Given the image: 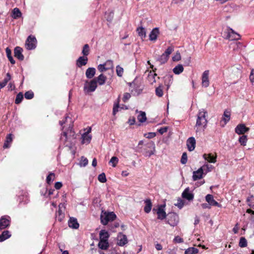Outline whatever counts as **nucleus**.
<instances>
[{
  "label": "nucleus",
  "instance_id": "f257e3e1",
  "mask_svg": "<svg viewBox=\"0 0 254 254\" xmlns=\"http://www.w3.org/2000/svg\"><path fill=\"white\" fill-rule=\"evenodd\" d=\"M207 113L204 110L199 112L195 126V129L197 134L203 132L206 127L207 124Z\"/></svg>",
  "mask_w": 254,
  "mask_h": 254
},
{
  "label": "nucleus",
  "instance_id": "f03ea898",
  "mask_svg": "<svg viewBox=\"0 0 254 254\" xmlns=\"http://www.w3.org/2000/svg\"><path fill=\"white\" fill-rule=\"evenodd\" d=\"M116 218V214L113 212H104L102 211L100 215L101 222L106 225L109 221L114 220Z\"/></svg>",
  "mask_w": 254,
  "mask_h": 254
},
{
  "label": "nucleus",
  "instance_id": "7ed1b4c3",
  "mask_svg": "<svg viewBox=\"0 0 254 254\" xmlns=\"http://www.w3.org/2000/svg\"><path fill=\"white\" fill-rule=\"evenodd\" d=\"M144 147V149L148 150L146 151L145 154L146 156L150 157L151 154L154 153L155 151V144L152 141H149L143 144V141H140L138 143V147Z\"/></svg>",
  "mask_w": 254,
  "mask_h": 254
},
{
  "label": "nucleus",
  "instance_id": "20e7f679",
  "mask_svg": "<svg viewBox=\"0 0 254 254\" xmlns=\"http://www.w3.org/2000/svg\"><path fill=\"white\" fill-rule=\"evenodd\" d=\"M212 166L209 165L208 164H206L203 165L200 168H199L197 171H194L193 172L192 178L194 181H196L197 180H199L202 178V175L203 174V171L205 169H207L208 171H210L212 169Z\"/></svg>",
  "mask_w": 254,
  "mask_h": 254
},
{
  "label": "nucleus",
  "instance_id": "39448f33",
  "mask_svg": "<svg viewBox=\"0 0 254 254\" xmlns=\"http://www.w3.org/2000/svg\"><path fill=\"white\" fill-rule=\"evenodd\" d=\"M97 86V84L96 79H93L90 81H86L84 85V91L85 93L93 92L96 89Z\"/></svg>",
  "mask_w": 254,
  "mask_h": 254
},
{
  "label": "nucleus",
  "instance_id": "423d86ee",
  "mask_svg": "<svg viewBox=\"0 0 254 254\" xmlns=\"http://www.w3.org/2000/svg\"><path fill=\"white\" fill-rule=\"evenodd\" d=\"M167 223L171 226H175L179 222V216L174 212H171L168 214Z\"/></svg>",
  "mask_w": 254,
  "mask_h": 254
},
{
  "label": "nucleus",
  "instance_id": "0eeeda50",
  "mask_svg": "<svg viewBox=\"0 0 254 254\" xmlns=\"http://www.w3.org/2000/svg\"><path fill=\"white\" fill-rule=\"evenodd\" d=\"M36 43L37 40L35 37L30 35L26 41L25 47L27 50H33L36 48Z\"/></svg>",
  "mask_w": 254,
  "mask_h": 254
},
{
  "label": "nucleus",
  "instance_id": "6e6552de",
  "mask_svg": "<svg viewBox=\"0 0 254 254\" xmlns=\"http://www.w3.org/2000/svg\"><path fill=\"white\" fill-rule=\"evenodd\" d=\"M225 33L226 34L225 38L227 39L233 41L240 39V35L231 28H228Z\"/></svg>",
  "mask_w": 254,
  "mask_h": 254
},
{
  "label": "nucleus",
  "instance_id": "1a4fd4ad",
  "mask_svg": "<svg viewBox=\"0 0 254 254\" xmlns=\"http://www.w3.org/2000/svg\"><path fill=\"white\" fill-rule=\"evenodd\" d=\"M10 218L7 215L2 216L0 218V230H2L10 226Z\"/></svg>",
  "mask_w": 254,
  "mask_h": 254
},
{
  "label": "nucleus",
  "instance_id": "9d476101",
  "mask_svg": "<svg viewBox=\"0 0 254 254\" xmlns=\"http://www.w3.org/2000/svg\"><path fill=\"white\" fill-rule=\"evenodd\" d=\"M91 128L89 127L88 129V130L82 135V137H81V143L82 144H88L90 142L91 138H92V136H91V135L89 134V133L91 132Z\"/></svg>",
  "mask_w": 254,
  "mask_h": 254
},
{
  "label": "nucleus",
  "instance_id": "9b49d317",
  "mask_svg": "<svg viewBox=\"0 0 254 254\" xmlns=\"http://www.w3.org/2000/svg\"><path fill=\"white\" fill-rule=\"evenodd\" d=\"M205 200L211 206L221 207V205L214 199L213 196L212 194H207L205 196Z\"/></svg>",
  "mask_w": 254,
  "mask_h": 254
},
{
  "label": "nucleus",
  "instance_id": "f8f14e48",
  "mask_svg": "<svg viewBox=\"0 0 254 254\" xmlns=\"http://www.w3.org/2000/svg\"><path fill=\"white\" fill-rule=\"evenodd\" d=\"M209 70H205L202 75V85L205 87H207L209 85V81L208 79Z\"/></svg>",
  "mask_w": 254,
  "mask_h": 254
},
{
  "label": "nucleus",
  "instance_id": "ddd939ff",
  "mask_svg": "<svg viewBox=\"0 0 254 254\" xmlns=\"http://www.w3.org/2000/svg\"><path fill=\"white\" fill-rule=\"evenodd\" d=\"M249 130V128L244 124H239L235 128V132L238 134H243Z\"/></svg>",
  "mask_w": 254,
  "mask_h": 254
},
{
  "label": "nucleus",
  "instance_id": "4468645a",
  "mask_svg": "<svg viewBox=\"0 0 254 254\" xmlns=\"http://www.w3.org/2000/svg\"><path fill=\"white\" fill-rule=\"evenodd\" d=\"M165 205H160L157 209V214L158 215V219L163 220L166 217V212L164 209Z\"/></svg>",
  "mask_w": 254,
  "mask_h": 254
},
{
  "label": "nucleus",
  "instance_id": "2eb2a0df",
  "mask_svg": "<svg viewBox=\"0 0 254 254\" xmlns=\"http://www.w3.org/2000/svg\"><path fill=\"white\" fill-rule=\"evenodd\" d=\"M231 115V113L230 110H225L224 111L222 119V122H224V124L222 125V127H224L230 121Z\"/></svg>",
  "mask_w": 254,
  "mask_h": 254
},
{
  "label": "nucleus",
  "instance_id": "dca6fc26",
  "mask_svg": "<svg viewBox=\"0 0 254 254\" xmlns=\"http://www.w3.org/2000/svg\"><path fill=\"white\" fill-rule=\"evenodd\" d=\"M182 196L189 201L192 200L194 197L193 194L190 192V190L188 188H186L183 192Z\"/></svg>",
  "mask_w": 254,
  "mask_h": 254
},
{
  "label": "nucleus",
  "instance_id": "f3484780",
  "mask_svg": "<svg viewBox=\"0 0 254 254\" xmlns=\"http://www.w3.org/2000/svg\"><path fill=\"white\" fill-rule=\"evenodd\" d=\"M22 51L23 50L21 48L19 47H15L14 51V57L20 61L23 60L24 56L22 55Z\"/></svg>",
  "mask_w": 254,
  "mask_h": 254
},
{
  "label": "nucleus",
  "instance_id": "a211bd4d",
  "mask_svg": "<svg viewBox=\"0 0 254 254\" xmlns=\"http://www.w3.org/2000/svg\"><path fill=\"white\" fill-rule=\"evenodd\" d=\"M118 245L120 246H123L127 243V236L121 233H120L118 236Z\"/></svg>",
  "mask_w": 254,
  "mask_h": 254
},
{
  "label": "nucleus",
  "instance_id": "6ab92c4d",
  "mask_svg": "<svg viewBox=\"0 0 254 254\" xmlns=\"http://www.w3.org/2000/svg\"><path fill=\"white\" fill-rule=\"evenodd\" d=\"M187 145L188 149L190 151H192L194 149L195 147V140L194 137H190L187 141Z\"/></svg>",
  "mask_w": 254,
  "mask_h": 254
},
{
  "label": "nucleus",
  "instance_id": "aec40b11",
  "mask_svg": "<svg viewBox=\"0 0 254 254\" xmlns=\"http://www.w3.org/2000/svg\"><path fill=\"white\" fill-rule=\"evenodd\" d=\"M68 223L69 227L73 229H78L79 226L77 219L74 217H70Z\"/></svg>",
  "mask_w": 254,
  "mask_h": 254
},
{
  "label": "nucleus",
  "instance_id": "412c9836",
  "mask_svg": "<svg viewBox=\"0 0 254 254\" xmlns=\"http://www.w3.org/2000/svg\"><path fill=\"white\" fill-rule=\"evenodd\" d=\"M87 61L88 58L87 57H80L76 61V65L80 67L83 65H86L87 63Z\"/></svg>",
  "mask_w": 254,
  "mask_h": 254
},
{
  "label": "nucleus",
  "instance_id": "4be33fe9",
  "mask_svg": "<svg viewBox=\"0 0 254 254\" xmlns=\"http://www.w3.org/2000/svg\"><path fill=\"white\" fill-rule=\"evenodd\" d=\"M159 34V29L157 28H154L149 34V39L151 41L156 40Z\"/></svg>",
  "mask_w": 254,
  "mask_h": 254
},
{
  "label": "nucleus",
  "instance_id": "5701e85b",
  "mask_svg": "<svg viewBox=\"0 0 254 254\" xmlns=\"http://www.w3.org/2000/svg\"><path fill=\"white\" fill-rule=\"evenodd\" d=\"M109 234L105 230H102L99 233L100 240L108 241Z\"/></svg>",
  "mask_w": 254,
  "mask_h": 254
},
{
  "label": "nucleus",
  "instance_id": "b1692460",
  "mask_svg": "<svg viewBox=\"0 0 254 254\" xmlns=\"http://www.w3.org/2000/svg\"><path fill=\"white\" fill-rule=\"evenodd\" d=\"M96 69L94 67H89L87 69L85 74L88 78H92L95 74Z\"/></svg>",
  "mask_w": 254,
  "mask_h": 254
},
{
  "label": "nucleus",
  "instance_id": "393cba45",
  "mask_svg": "<svg viewBox=\"0 0 254 254\" xmlns=\"http://www.w3.org/2000/svg\"><path fill=\"white\" fill-rule=\"evenodd\" d=\"M11 237L10 232L8 230L4 231L0 235V242H2Z\"/></svg>",
  "mask_w": 254,
  "mask_h": 254
},
{
  "label": "nucleus",
  "instance_id": "a878e982",
  "mask_svg": "<svg viewBox=\"0 0 254 254\" xmlns=\"http://www.w3.org/2000/svg\"><path fill=\"white\" fill-rule=\"evenodd\" d=\"M145 206L144 208V211L148 213L150 212L152 208V202L150 199H147L145 201Z\"/></svg>",
  "mask_w": 254,
  "mask_h": 254
},
{
  "label": "nucleus",
  "instance_id": "bb28decb",
  "mask_svg": "<svg viewBox=\"0 0 254 254\" xmlns=\"http://www.w3.org/2000/svg\"><path fill=\"white\" fill-rule=\"evenodd\" d=\"M95 79L97 81V83H98L100 85H102L105 84L107 79V77L103 74H101Z\"/></svg>",
  "mask_w": 254,
  "mask_h": 254
},
{
  "label": "nucleus",
  "instance_id": "cd10ccee",
  "mask_svg": "<svg viewBox=\"0 0 254 254\" xmlns=\"http://www.w3.org/2000/svg\"><path fill=\"white\" fill-rule=\"evenodd\" d=\"M109 246L108 241L100 240L98 247L102 250H106Z\"/></svg>",
  "mask_w": 254,
  "mask_h": 254
},
{
  "label": "nucleus",
  "instance_id": "c85d7f7f",
  "mask_svg": "<svg viewBox=\"0 0 254 254\" xmlns=\"http://www.w3.org/2000/svg\"><path fill=\"white\" fill-rule=\"evenodd\" d=\"M157 76V74L152 71H150L148 75V81L151 84H153L156 82L155 77Z\"/></svg>",
  "mask_w": 254,
  "mask_h": 254
},
{
  "label": "nucleus",
  "instance_id": "c756f323",
  "mask_svg": "<svg viewBox=\"0 0 254 254\" xmlns=\"http://www.w3.org/2000/svg\"><path fill=\"white\" fill-rule=\"evenodd\" d=\"M21 12L18 8H14L12 11V17L14 19H17L21 16Z\"/></svg>",
  "mask_w": 254,
  "mask_h": 254
},
{
  "label": "nucleus",
  "instance_id": "7c9ffc66",
  "mask_svg": "<svg viewBox=\"0 0 254 254\" xmlns=\"http://www.w3.org/2000/svg\"><path fill=\"white\" fill-rule=\"evenodd\" d=\"M163 85L160 84L158 87L155 89V94L159 97H161L163 95Z\"/></svg>",
  "mask_w": 254,
  "mask_h": 254
},
{
  "label": "nucleus",
  "instance_id": "2f4dec72",
  "mask_svg": "<svg viewBox=\"0 0 254 254\" xmlns=\"http://www.w3.org/2000/svg\"><path fill=\"white\" fill-rule=\"evenodd\" d=\"M137 116V120L140 123L145 122L146 120V114L144 112L139 111Z\"/></svg>",
  "mask_w": 254,
  "mask_h": 254
},
{
  "label": "nucleus",
  "instance_id": "473e14b6",
  "mask_svg": "<svg viewBox=\"0 0 254 254\" xmlns=\"http://www.w3.org/2000/svg\"><path fill=\"white\" fill-rule=\"evenodd\" d=\"M137 32L142 39H143L146 37V31L145 29L143 27H139L136 30Z\"/></svg>",
  "mask_w": 254,
  "mask_h": 254
},
{
  "label": "nucleus",
  "instance_id": "72a5a7b5",
  "mask_svg": "<svg viewBox=\"0 0 254 254\" xmlns=\"http://www.w3.org/2000/svg\"><path fill=\"white\" fill-rule=\"evenodd\" d=\"M12 134H10V133L8 134L6 137V140L3 145V147L5 148H8L9 146V144L12 142Z\"/></svg>",
  "mask_w": 254,
  "mask_h": 254
},
{
  "label": "nucleus",
  "instance_id": "f704fd0d",
  "mask_svg": "<svg viewBox=\"0 0 254 254\" xmlns=\"http://www.w3.org/2000/svg\"><path fill=\"white\" fill-rule=\"evenodd\" d=\"M183 70L184 67L182 64H178L173 69V72L176 74H179L182 73L183 71Z\"/></svg>",
  "mask_w": 254,
  "mask_h": 254
},
{
  "label": "nucleus",
  "instance_id": "c9c22d12",
  "mask_svg": "<svg viewBox=\"0 0 254 254\" xmlns=\"http://www.w3.org/2000/svg\"><path fill=\"white\" fill-rule=\"evenodd\" d=\"M198 252L197 249L191 247L187 249L185 252V254H195Z\"/></svg>",
  "mask_w": 254,
  "mask_h": 254
},
{
  "label": "nucleus",
  "instance_id": "e433bc0d",
  "mask_svg": "<svg viewBox=\"0 0 254 254\" xmlns=\"http://www.w3.org/2000/svg\"><path fill=\"white\" fill-rule=\"evenodd\" d=\"M169 59L166 55L164 53L158 59V61L160 62L161 64L166 63Z\"/></svg>",
  "mask_w": 254,
  "mask_h": 254
},
{
  "label": "nucleus",
  "instance_id": "4c0bfd02",
  "mask_svg": "<svg viewBox=\"0 0 254 254\" xmlns=\"http://www.w3.org/2000/svg\"><path fill=\"white\" fill-rule=\"evenodd\" d=\"M241 248H245L247 246V241L245 237H241L239 244Z\"/></svg>",
  "mask_w": 254,
  "mask_h": 254
},
{
  "label": "nucleus",
  "instance_id": "58836bf2",
  "mask_svg": "<svg viewBox=\"0 0 254 254\" xmlns=\"http://www.w3.org/2000/svg\"><path fill=\"white\" fill-rule=\"evenodd\" d=\"M82 53L84 56L86 57L89 54V47L88 44H85L83 48Z\"/></svg>",
  "mask_w": 254,
  "mask_h": 254
},
{
  "label": "nucleus",
  "instance_id": "ea45409f",
  "mask_svg": "<svg viewBox=\"0 0 254 254\" xmlns=\"http://www.w3.org/2000/svg\"><path fill=\"white\" fill-rule=\"evenodd\" d=\"M217 156L216 154L209 153V154H204L203 155V159H216Z\"/></svg>",
  "mask_w": 254,
  "mask_h": 254
},
{
  "label": "nucleus",
  "instance_id": "a19ab883",
  "mask_svg": "<svg viewBox=\"0 0 254 254\" xmlns=\"http://www.w3.org/2000/svg\"><path fill=\"white\" fill-rule=\"evenodd\" d=\"M248 205L253 209H254V196L252 195L247 198Z\"/></svg>",
  "mask_w": 254,
  "mask_h": 254
},
{
  "label": "nucleus",
  "instance_id": "79ce46f5",
  "mask_svg": "<svg viewBox=\"0 0 254 254\" xmlns=\"http://www.w3.org/2000/svg\"><path fill=\"white\" fill-rule=\"evenodd\" d=\"M23 98V95L22 93L20 92L19 93L16 97L15 103L16 104H19L22 100Z\"/></svg>",
  "mask_w": 254,
  "mask_h": 254
},
{
  "label": "nucleus",
  "instance_id": "37998d69",
  "mask_svg": "<svg viewBox=\"0 0 254 254\" xmlns=\"http://www.w3.org/2000/svg\"><path fill=\"white\" fill-rule=\"evenodd\" d=\"M239 141L241 145L245 146L247 141V137L246 135H242L239 138Z\"/></svg>",
  "mask_w": 254,
  "mask_h": 254
},
{
  "label": "nucleus",
  "instance_id": "c03bdc74",
  "mask_svg": "<svg viewBox=\"0 0 254 254\" xmlns=\"http://www.w3.org/2000/svg\"><path fill=\"white\" fill-rule=\"evenodd\" d=\"M55 174L53 173H50L49 175L47 177L46 181L48 184H50L52 181L54 180Z\"/></svg>",
  "mask_w": 254,
  "mask_h": 254
},
{
  "label": "nucleus",
  "instance_id": "a18cd8bd",
  "mask_svg": "<svg viewBox=\"0 0 254 254\" xmlns=\"http://www.w3.org/2000/svg\"><path fill=\"white\" fill-rule=\"evenodd\" d=\"M98 179L101 183H105L107 181L105 173H102L100 174L98 177Z\"/></svg>",
  "mask_w": 254,
  "mask_h": 254
},
{
  "label": "nucleus",
  "instance_id": "49530a36",
  "mask_svg": "<svg viewBox=\"0 0 254 254\" xmlns=\"http://www.w3.org/2000/svg\"><path fill=\"white\" fill-rule=\"evenodd\" d=\"M116 72L117 75L121 77L123 75V72H124V69L123 67L120 66V65H117L116 67Z\"/></svg>",
  "mask_w": 254,
  "mask_h": 254
},
{
  "label": "nucleus",
  "instance_id": "de8ad7c7",
  "mask_svg": "<svg viewBox=\"0 0 254 254\" xmlns=\"http://www.w3.org/2000/svg\"><path fill=\"white\" fill-rule=\"evenodd\" d=\"M173 51L174 47L173 46H170L166 49L164 54L169 58V55L172 53Z\"/></svg>",
  "mask_w": 254,
  "mask_h": 254
},
{
  "label": "nucleus",
  "instance_id": "09e8293b",
  "mask_svg": "<svg viewBox=\"0 0 254 254\" xmlns=\"http://www.w3.org/2000/svg\"><path fill=\"white\" fill-rule=\"evenodd\" d=\"M175 205L176 206H177L180 209H181L184 205V202L181 198H179L177 200V203H176Z\"/></svg>",
  "mask_w": 254,
  "mask_h": 254
},
{
  "label": "nucleus",
  "instance_id": "8fccbe9b",
  "mask_svg": "<svg viewBox=\"0 0 254 254\" xmlns=\"http://www.w3.org/2000/svg\"><path fill=\"white\" fill-rule=\"evenodd\" d=\"M119 108V101L118 100L117 103H115L113 107V114L115 115L117 112H118V109Z\"/></svg>",
  "mask_w": 254,
  "mask_h": 254
},
{
  "label": "nucleus",
  "instance_id": "3c124183",
  "mask_svg": "<svg viewBox=\"0 0 254 254\" xmlns=\"http://www.w3.org/2000/svg\"><path fill=\"white\" fill-rule=\"evenodd\" d=\"M98 69L100 72H103L108 69V68L106 67V65L104 64H100L98 66Z\"/></svg>",
  "mask_w": 254,
  "mask_h": 254
},
{
  "label": "nucleus",
  "instance_id": "603ef678",
  "mask_svg": "<svg viewBox=\"0 0 254 254\" xmlns=\"http://www.w3.org/2000/svg\"><path fill=\"white\" fill-rule=\"evenodd\" d=\"M104 64L106 65V67L108 68V69L113 68L114 66L113 62L110 60L107 61L105 63H104Z\"/></svg>",
  "mask_w": 254,
  "mask_h": 254
},
{
  "label": "nucleus",
  "instance_id": "864d4df0",
  "mask_svg": "<svg viewBox=\"0 0 254 254\" xmlns=\"http://www.w3.org/2000/svg\"><path fill=\"white\" fill-rule=\"evenodd\" d=\"M69 134V136H73L74 132L72 131V128L69 129L67 132H64L63 136L65 139H67V134Z\"/></svg>",
  "mask_w": 254,
  "mask_h": 254
},
{
  "label": "nucleus",
  "instance_id": "5fc2aeb1",
  "mask_svg": "<svg viewBox=\"0 0 254 254\" xmlns=\"http://www.w3.org/2000/svg\"><path fill=\"white\" fill-rule=\"evenodd\" d=\"M34 94L31 91H27L25 93V97L27 99H31L33 98Z\"/></svg>",
  "mask_w": 254,
  "mask_h": 254
},
{
  "label": "nucleus",
  "instance_id": "6e6d98bb",
  "mask_svg": "<svg viewBox=\"0 0 254 254\" xmlns=\"http://www.w3.org/2000/svg\"><path fill=\"white\" fill-rule=\"evenodd\" d=\"M181 56L180 53L177 52L176 55L172 58L174 61H179L181 60Z\"/></svg>",
  "mask_w": 254,
  "mask_h": 254
},
{
  "label": "nucleus",
  "instance_id": "4d7b16f0",
  "mask_svg": "<svg viewBox=\"0 0 254 254\" xmlns=\"http://www.w3.org/2000/svg\"><path fill=\"white\" fill-rule=\"evenodd\" d=\"M131 97L130 94L129 93H125L124 94V97L123 98V100L124 102H126L127 100H128Z\"/></svg>",
  "mask_w": 254,
  "mask_h": 254
},
{
  "label": "nucleus",
  "instance_id": "13d9d810",
  "mask_svg": "<svg viewBox=\"0 0 254 254\" xmlns=\"http://www.w3.org/2000/svg\"><path fill=\"white\" fill-rule=\"evenodd\" d=\"M88 163V160H81L78 163L80 167H85Z\"/></svg>",
  "mask_w": 254,
  "mask_h": 254
},
{
  "label": "nucleus",
  "instance_id": "bf43d9fd",
  "mask_svg": "<svg viewBox=\"0 0 254 254\" xmlns=\"http://www.w3.org/2000/svg\"><path fill=\"white\" fill-rule=\"evenodd\" d=\"M250 79L252 83L254 85V69L251 70V72L250 75Z\"/></svg>",
  "mask_w": 254,
  "mask_h": 254
},
{
  "label": "nucleus",
  "instance_id": "052dcab7",
  "mask_svg": "<svg viewBox=\"0 0 254 254\" xmlns=\"http://www.w3.org/2000/svg\"><path fill=\"white\" fill-rule=\"evenodd\" d=\"M174 241L175 243H181L183 242V240L182 238L178 236L175 237Z\"/></svg>",
  "mask_w": 254,
  "mask_h": 254
},
{
  "label": "nucleus",
  "instance_id": "680f3d73",
  "mask_svg": "<svg viewBox=\"0 0 254 254\" xmlns=\"http://www.w3.org/2000/svg\"><path fill=\"white\" fill-rule=\"evenodd\" d=\"M118 162V160H110L109 162V164L114 167L116 166Z\"/></svg>",
  "mask_w": 254,
  "mask_h": 254
},
{
  "label": "nucleus",
  "instance_id": "e2e57ef3",
  "mask_svg": "<svg viewBox=\"0 0 254 254\" xmlns=\"http://www.w3.org/2000/svg\"><path fill=\"white\" fill-rule=\"evenodd\" d=\"M167 129H168V128L167 127H161L160 129H159L158 131L161 134H162L164 133L167 132Z\"/></svg>",
  "mask_w": 254,
  "mask_h": 254
},
{
  "label": "nucleus",
  "instance_id": "0e129e2a",
  "mask_svg": "<svg viewBox=\"0 0 254 254\" xmlns=\"http://www.w3.org/2000/svg\"><path fill=\"white\" fill-rule=\"evenodd\" d=\"M62 187V184L61 182H56L55 184V188L57 189V190H59Z\"/></svg>",
  "mask_w": 254,
  "mask_h": 254
},
{
  "label": "nucleus",
  "instance_id": "69168bd1",
  "mask_svg": "<svg viewBox=\"0 0 254 254\" xmlns=\"http://www.w3.org/2000/svg\"><path fill=\"white\" fill-rule=\"evenodd\" d=\"M5 52L7 58H8L10 57H11V51L10 49H9L8 48H6Z\"/></svg>",
  "mask_w": 254,
  "mask_h": 254
},
{
  "label": "nucleus",
  "instance_id": "338daca9",
  "mask_svg": "<svg viewBox=\"0 0 254 254\" xmlns=\"http://www.w3.org/2000/svg\"><path fill=\"white\" fill-rule=\"evenodd\" d=\"M201 206L203 209L208 208L210 209L211 208V205L208 203H202L201 204Z\"/></svg>",
  "mask_w": 254,
  "mask_h": 254
},
{
  "label": "nucleus",
  "instance_id": "774afa93",
  "mask_svg": "<svg viewBox=\"0 0 254 254\" xmlns=\"http://www.w3.org/2000/svg\"><path fill=\"white\" fill-rule=\"evenodd\" d=\"M233 44L237 46V48L235 47H233L234 50H236L237 48H240L242 46V44L240 42H234Z\"/></svg>",
  "mask_w": 254,
  "mask_h": 254
}]
</instances>
